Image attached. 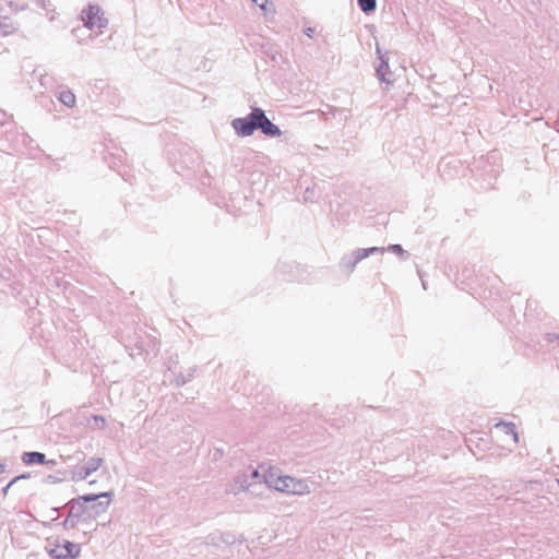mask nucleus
I'll use <instances>...</instances> for the list:
<instances>
[{
	"instance_id": "1",
	"label": "nucleus",
	"mask_w": 559,
	"mask_h": 559,
	"mask_svg": "<svg viewBox=\"0 0 559 559\" xmlns=\"http://www.w3.org/2000/svg\"><path fill=\"white\" fill-rule=\"evenodd\" d=\"M7 118V112L0 110V142L2 146L15 153H27L31 155H33L34 151H39L35 141L27 133L20 131Z\"/></svg>"
},
{
	"instance_id": "2",
	"label": "nucleus",
	"mask_w": 559,
	"mask_h": 559,
	"mask_svg": "<svg viewBox=\"0 0 559 559\" xmlns=\"http://www.w3.org/2000/svg\"><path fill=\"white\" fill-rule=\"evenodd\" d=\"M264 484L270 488L272 487L278 491L293 495H304L310 491L309 485L305 480L288 475H281L277 468L272 467L264 475Z\"/></svg>"
},
{
	"instance_id": "3",
	"label": "nucleus",
	"mask_w": 559,
	"mask_h": 559,
	"mask_svg": "<svg viewBox=\"0 0 559 559\" xmlns=\"http://www.w3.org/2000/svg\"><path fill=\"white\" fill-rule=\"evenodd\" d=\"M103 497H114L112 491H105L99 493H86L79 496L78 498H73L68 502L70 507L69 513L78 521H83L84 518L88 516V504L90 502H95Z\"/></svg>"
},
{
	"instance_id": "4",
	"label": "nucleus",
	"mask_w": 559,
	"mask_h": 559,
	"mask_svg": "<svg viewBox=\"0 0 559 559\" xmlns=\"http://www.w3.org/2000/svg\"><path fill=\"white\" fill-rule=\"evenodd\" d=\"M384 251V248L381 247H370V248H362V249H356L350 253L344 254L340 262L338 267L342 272L346 273V275H349L355 270L356 265L364 259L370 257L371 254L379 252L382 253Z\"/></svg>"
},
{
	"instance_id": "5",
	"label": "nucleus",
	"mask_w": 559,
	"mask_h": 559,
	"mask_svg": "<svg viewBox=\"0 0 559 559\" xmlns=\"http://www.w3.org/2000/svg\"><path fill=\"white\" fill-rule=\"evenodd\" d=\"M258 114L259 107H252L251 111L247 116L235 118L231 121V127L238 136L247 138L254 133L258 129Z\"/></svg>"
},
{
	"instance_id": "6",
	"label": "nucleus",
	"mask_w": 559,
	"mask_h": 559,
	"mask_svg": "<svg viewBox=\"0 0 559 559\" xmlns=\"http://www.w3.org/2000/svg\"><path fill=\"white\" fill-rule=\"evenodd\" d=\"M81 20L83 21V27L93 29L98 27L99 29L105 28L108 25V20L104 16L102 9L98 4H88L81 12Z\"/></svg>"
},
{
	"instance_id": "7",
	"label": "nucleus",
	"mask_w": 559,
	"mask_h": 559,
	"mask_svg": "<svg viewBox=\"0 0 559 559\" xmlns=\"http://www.w3.org/2000/svg\"><path fill=\"white\" fill-rule=\"evenodd\" d=\"M52 559H76L80 556L81 547L79 544L63 539L62 543L57 542L47 549Z\"/></svg>"
},
{
	"instance_id": "8",
	"label": "nucleus",
	"mask_w": 559,
	"mask_h": 559,
	"mask_svg": "<svg viewBox=\"0 0 559 559\" xmlns=\"http://www.w3.org/2000/svg\"><path fill=\"white\" fill-rule=\"evenodd\" d=\"M102 457H90L82 466H79L72 472L71 480L80 481L86 479L90 475L96 472L103 464Z\"/></svg>"
},
{
	"instance_id": "9",
	"label": "nucleus",
	"mask_w": 559,
	"mask_h": 559,
	"mask_svg": "<svg viewBox=\"0 0 559 559\" xmlns=\"http://www.w3.org/2000/svg\"><path fill=\"white\" fill-rule=\"evenodd\" d=\"M376 52L378 55L379 63L376 66V76L380 82L392 84L393 80L390 78L392 72L390 71L389 58L386 52H382L381 48L377 45Z\"/></svg>"
},
{
	"instance_id": "10",
	"label": "nucleus",
	"mask_w": 559,
	"mask_h": 559,
	"mask_svg": "<svg viewBox=\"0 0 559 559\" xmlns=\"http://www.w3.org/2000/svg\"><path fill=\"white\" fill-rule=\"evenodd\" d=\"M258 129L262 134L267 138H278L282 135V130L278 126L273 123L266 116L265 111L259 107L258 114Z\"/></svg>"
},
{
	"instance_id": "11",
	"label": "nucleus",
	"mask_w": 559,
	"mask_h": 559,
	"mask_svg": "<svg viewBox=\"0 0 559 559\" xmlns=\"http://www.w3.org/2000/svg\"><path fill=\"white\" fill-rule=\"evenodd\" d=\"M105 498H106L105 501H100L98 499L95 502L87 503L88 504V509H90L88 510V516L84 518V522L94 520L98 515H100L102 513L106 512V510L108 509L112 498H109V497H105Z\"/></svg>"
},
{
	"instance_id": "12",
	"label": "nucleus",
	"mask_w": 559,
	"mask_h": 559,
	"mask_svg": "<svg viewBox=\"0 0 559 559\" xmlns=\"http://www.w3.org/2000/svg\"><path fill=\"white\" fill-rule=\"evenodd\" d=\"M21 460L25 465L46 464L45 453L38 451L23 452Z\"/></svg>"
},
{
	"instance_id": "13",
	"label": "nucleus",
	"mask_w": 559,
	"mask_h": 559,
	"mask_svg": "<svg viewBox=\"0 0 559 559\" xmlns=\"http://www.w3.org/2000/svg\"><path fill=\"white\" fill-rule=\"evenodd\" d=\"M267 474V469H264V465H260L258 468H251L250 474L246 475V478H250V481L248 479L245 480L246 488H249L250 486L254 484H261L264 483V475Z\"/></svg>"
},
{
	"instance_id": "14",
	"label": "nucleus",
	"mask_w": 559,
	"mask_h": 559,
	"mask_svg": "<svg viewBox=\"0 0 559 559\" xmlns=\"http://www.w3.org/2000/svg\"><path fill=\"white\" fill-rule=\"evenodd\" d=\"M295 267V264L292 262L280 261L275 270L276 273L282 275L284 280L290 282L295 280V276L293 274Z\"/></svg>"
},
{
	"instance_id": "15",
	"label": "nucleus",
	"mask_w": 559,
	"mask_h": 559,
	"mask_svg": "<svg viewBox=\"0 0 559 559\" xmlns=\"http://www.w3.org/2000/svg\"><path fill=\"white\" fill-rule=\"evenodd\" d=\"M197 369L198 367L197 366H193V367H190L186 373L183 372H179L176 378H175V385L177 388H180V386H183L185 384H187L188 382H190L193 378H194V374L197 372Z\"/></svg>"
},
{
	"instance_id": "16",
	"label": "nucleus",
	"mask_w": 559,
	"mask_h": 559,
	"mask_svg": "<svg viewBox=\"0 0 559 559\" xmlns=\"http://www.w3.org/2000/svg\"><path fill=\"white\" fill-rule=\"evenodd\" d=\"M17 29L16 25L8 16H0V34L3 36L10 35Z\"/></svg>"
},
{
	"instance_id": "17",
	"label": "nucleus",
	"mask_w": 559,
	"mask_h": 559,
	"mask_svg": "<svg viewBox=\"0 0 559 559\" xmlns=\"http://www.w3.org/2000/svg\"><path fill=\"white\" fill-rule=\"evenodd\" d=\"M190 163L191 165H188L190 168H194L199 166L200 164V155L197 151H193L192 148L188 147L186 150L185 155H182V163Z\"/></svg>"
},
{
	"instance_id": "18",
	"label": "nucleus",
	"mask_w": 559,
	"mask_h": 559,
	"mask_svg": "<svg viewBox=\"0 0 559 559\" xmlns=\"http://www.w3.org/2000/svg\"><path fill=\"white\" fill-rule=\"evenodd\" d=\"M58 99L68 108H72L75 105V95L70 90L61 91Z\"/></svg>"
},
{
	"instance_id": "19",
	"label": "nucleus",
	"mask_w": 559,
	"mask_h": 559,
	"mask_svg": "<svg viewBox=\"0 0 559 559\" xmlns=\"http://www.w3.org/2000/svg\"><path fill=\"white\" fill-rule=\"evenodd\" d=\"M357 4L365 14L373 13L377 9V0H357Z\"/></svg>"
},
{
	"instance_id": "20",
	"label": "nucleus",
	"mask_w": 559,
	"mask_h": 559,
	"mask_svg": "<svg viewBox=\"0 0 559 559\" xmlns=\"http://www.w3.org/2000/svg\"><path fill=\"white\" fill-rule=\"evenodd\" d=\"M497 428H502L506 435H511L515 441L519 439L516 427L513 423L500 421L496 425Z\"/></svg>"
},
{
	"instance_id": "21",
	"label": "nucleus",
	"mask_w": 559,
	"mask_h": 559,
	"mask_svg": "<svg viewBox=\"0 0 559 559\" xmlns=\"http://www.w3.org/2000/svg\"><path fill=\"white\" fill-rule=\"evenodd\" d=\"M67 479V472L58 471L56 474H49L45 476L44 483L46 484H58Z\"/></svg>"
},
{
	"instance_id": "22",
	"label": "nucleus",
	"mask_w": 559,
	"mask_h": 559,
	"mask_svg": "<svg viewBox=\"0 0 559 559\" xmlns=\"http://www.w3.org/2000/svg\"><path fill=\"white\" fill-rule=\"evenodd\" d=\"M95 428L104 429L106 427V419L102 415H93L90 421Z\"/></svg>"
},
{
	"instance_id": "23",
	"label": "nucleus",
	"mask_w": 559,
	"mask_h": 559,
	"mask_svg": "<svg viewBox=\"0 0 559 559\" xmlns=\"http://www.w3.org/2000/svg\"><path fill=\"white\" fill-rule=\"evenodd\" d=\"M543 342L547 346H551L552 344L557 343L559 345V333L552 332V333H546L544 335Z\"/></svg>"
},
{
	"instance_id": "24",
	"label": "nucleus",
	"mask_w": 559,
	"mask_h": 559,
	"mask_svg": "<svg viewBox=\"0 0 559 559\" xmlns=\"http://www.w3.org/2000/svg\"><path fill=\"white\" fill-rule=\"evenodd\" d=\"M79 522L69 513L67 519L62 522L64 528H74Z\"/></svg>"
},
{
	"instance_id": "25",
	"label": "nucleus",
	"mask_w": 559,
	"mask_h": 559,
	"mask_svg": "<svg viewBox=\"0 0 559 559\" xmlns=\"http://www.w3.org/2000/svg\"><path fill=\"white\" fill-rule=\"evenodd\" d=\"M262 11L266 12L269 7H273V3L269 0H252Z\"/></svg>"
},
{
	"instance_id": "26",
	"label": "nucleus",
	"mask_w": 559,
	"mask_h": 559,
	"mask_svg": "<svg viewBox=\"0 0 559 559\" xmlns=\"http://www.w3.org/2000/svg\"><path fill=\"white\" fill-rule=\"evenodd\" d=\"M388 250L393 252V253H396V254H400V255H403L405 253V250L403 249V247L399 243L396 245H390L388 247Z\"/></svg>"
},
{
	"instance_id": "27",
	"label": "nucleus",
	"mask_w": 559,
	"mask_h": 559,
	"mask_svg": "<svg viewBox=\"0 0 559 559\" xmlns=\"http://www.w3.org/2000/svg\"><path fill=\"white\" fill-rule=\"evenodd\" d=\"M304 201L305 202H313L314 201V190L311 188H307L304 193Z\"/></svg>"
},
{
	"instance_id": "28",
	"label": "nucleus",
	"mask_w": 559,
	"mask_h": 559,
	"mask_svg": "<svg viewBox=\"0 0 559 559\" xmlns=\"http://www.w3.org/2000/svg\"><path fill=\"white\" fill-rule=\"evenodd\" d=\"M177 364H178V356L176 355L175 357H170V359L167 362V369L169 371H171L173 367L176 366Z\"/></svg>"
},
{
	"instance_id": "29",
	"label": "nucleus",
	"mask_w": 559,
	"mask_h": 559,
	"mask_svg": "<svg viewBox=\"0 0 559 559\" xmlns=\"http://www.w3.org/2000/svg\"><path fill=\"white\" fill-rule=\"evenodd\" d=\"M31 477V473H24V474H21V475H17L15 477L12 478V483L16 484L17 481L22 480V479H27Z\"/></svg>"
},
{
	"instance_id": "30",
	"label": "nucleus",
	"mask_w": 559,
	"mask_h": 559,
	"mask_svg": "<svg viewBox=\"0 0 559 559\" xmlns=\"http://www.w3.org/2000/svg\"><path fill=\"white\" fill-rule=\"evenodd\" d=\"M304 33L306 36H308L309 38H312L314 33H316V28L314 27H311V26H307L305 29H304Z\"/></svg>"
},
{
	"instance_id": "31",
	"label": "nucleus",
	"mask_w": 559,
	"mask_h": 559,
	"mask_svg": "<svg viewBox=\"0 0 559 559\" xmlns=\"http://www.w3.org/2000/svg\"><path fill=\"white\" fill-rule=\"evenodd\" d=\"M15 485L14 483H12V479L2 488L1 492L3 496H7L10 488Z\"/></svg>"
},
{
	"instance_id": "32",
	"label": "nucleus",
	"mask_w": 559,
	"mask_h": 559,
	"mask_svg": "<svg viewBox=\"0 0 559 559\" xmlns=\"http://www.w3.org/2000/svg\"><path fill=\"white\" fill-rule=\"evenodd\" d=\"M81 31H83L82 27L73 28L72 29V35L75 36V37H79L78 33L81 32Z\"/></svg>"
},
{
	"instance_id": "33",
	"label": "nucleus",
	"mask_w": 559,
	"mask_h": 559,
	"mask_svg": "<svg viewBox=\"0 0 559 559\" xmlns=\"http://www.w3.org/2000/svg\"><path fill=\"white\" fill-rule=\"evenodd\" d=\"M45 465L53 466V465H56V461L55 460H46V464Z\"/></svg>"
},
{
	"instance_id": "34",
	"label": "nucleus",
	"mask_w": 559,
	"mask_h": 559,
	"mask_svg": "<svg viewBox=\"0 0 559 559\" xmlns=\"http://www.w3.org/2000/svg\"><path fill=\"white\" fill-rule=\"evenodd\" d=\"M5 469V465L0 463V474H2Z\"/></svg>"
}]
</instances>
